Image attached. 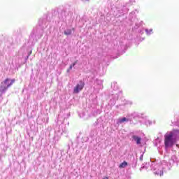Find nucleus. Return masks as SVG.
Here are the masks:
<instances>
[{"label":"nucleus","instance_id":"f257e3e1","mask_svg":"<svg viewBox=\"0 0 179 179\" xmlns=\"http://www.w3.org/2000/svg\"><path fill=\"white\" fill-rule=\"evenodd\" d=\"M177 138H179V130H174L173 131L166 133L164 136L166 149H167V148H171V146L177 142Z\"/></svg>","mask_w":179,"mask_h":179},{"label":"nucleus","instance_id":"f03ea898","mask_svg":"<svg viewBox=\"0 0 179 179\" xmlns=\"http://www.w3.org/2000/svg\"><path fill=\"white\" fill-rule=\"evenodd\" d=\"M15 80L6 78L4 81L1 82V86H0V94H3V93H5L9 87L15 83Z\"/></svg>","mask_w":179,"mask_h":179},{"label":"nucleus","instance_id":"7ed1b4c3","mask_svg":"<svg viewBox=\"0 0 179 179\" xmlns=\"http://www.w3.org/2000/svg\"><path fill=\"white\" fill-rule=\"evenodd\" d=\"M85 87V83L83 81H80L79 83L74 87L73 93H79Z\"/></svg>","mask_w":179,"mask_h":179},{"label":"nucleus","instance_id":"20e7f679","mask_svg":"<svg viewBox=\"0 0 179 179\" xmlns=\"http://www.w3.org/2000/svg\"><path fill=\"white\" fill-rule=\"evenodd\" d=\"M127 166H128V162L124 161L119 165V169H125Z\"/></svg>","mask_w":179,"mask_h":179},{"label":"nucleus","instance_id":"39448f33","mask_svg":"<svg viewBox=\"0 0 179 179\" xmlns=\"http://www.w3.org/2000/svg\"><path fill=\"white\" fill-rule=\"evenodd\" d=\"M154 174H157V176H163V169H158L157 171H155Z\"/></svg>","mask_w":179,"mask_h":179},{"label":"nucleus","instance_id":"423d86ee","mask_svg":"<svg viewBox=\"0 0 179 179\" xmlns=\"http://www.w3.org/2000/svg\"><path fill=\"white\" fill-rule=\"evenodd\" d=\"M133 139L136 141L137 145H139V143H141V137L133 136Z\"/></svg>","mask_w":179,"mask_h":179},{"label":"nucleus","instance_id":"0eeeda50","mask_svg":"<svg viewBox=\"0 0 179 179\" xmlns=\"http://www.w3.org/2000/svg\"><path fill=\"white\" fill-rule=\"evenodd\" d=\"M125 121H128V119H127V117L120 118L118 120V124H122V122H125Z\"/></svg>","mask_w":179,"mask_h":179},{"label":"nucleus","instance_id":"6e6552de","mask_svg":"<svg viewBox=\"0 0 179 179\" xmlns=\"http://www.w3.org/2000/svg\"><path fill=\"white\" fill-rule=\"evenodd\" d=\"M71 34H72V31H71V29H68L66 31H64V34H66V36H69Z\"/></svg>","mask_w":179,"mask_h":179},{"label":"nucleus","instance_id":"1a4fd4ad","mask_svg":"<svg viewBox=\"0 0 179 179\" xmlns=\"http://www.w3.org/2000/svg\"><path fill=\"white\" fill-rule=\"evenodd\" d=\"M75 65H76V62L73 63V64L71 66H75Z\"/></svg>","mask_w":179,"mask_h":179},{"label":"nucleus","instance_id":"9d476101","mask_svg":"<svg viewBox=\"0 0 179 179\" xmlns=\"http://www.w3.org/2000/svg\"><path fill=\"white\" fill-rule=\"evenodd\" d=\"M147 34H149V31L148 29L145 30Z\"/></svg>","mask_w":179,"mask_h":179},{"label":"nucleus","instance_id":"9b49d317","mask_svg":"<svg viewBox=\"0 0 179 179\" xmlns=\"http://www.w3.org/2000/svg\"><path fill=\"white\" fill-rule=\"evenodd\" d=\"M72 68H73V66L72 65H71L69 67V69H72Z\"/></svg>","mask_w":179,"mask_h":179},{"label":"nucleus","instance_id":"f8f14e48","mask_svg":"<svg viewBox=\"0 0 179 179\" xmlns=\"http://www.w3.org/2000/svg\"><path fill=\"white\" fill-rule=\"evenodd\" d=\"M103 179H108V177H105Z\"/></svg>","mask_w":179,"mask_h":179},{"label":"nucleus","instance_id":"ddd939ff","mask_svg":"<svg viewBox=\"0 0 179 179\" xmlns=\"http://www.w3.org/2000/svg\"><path fill=\"white\" fill-rule=\"evenodd\" d=\"M150 31H152V29H151V30H150Z\"/></svg>","mask_w":179,"mask_h":179}]
</instances>
